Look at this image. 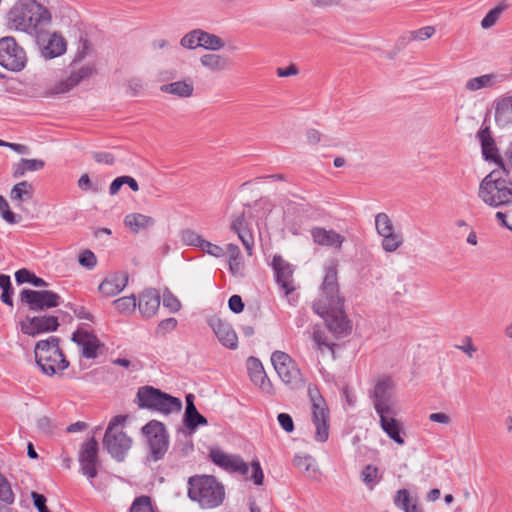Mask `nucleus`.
Segmentation results:
<instances>
[{"mask_svg": "<svg viewBox=\"0 0 512 512\" xmlns=\"http://www.w3.org/2000/svg\"><path fill=\"white\" fill-rule=\"evenodd\" d=\"M247 369L251 381L261 390L270 392L272 385L265 373L261 361L255 357H249L247 360Z\"/></svg>", "mask_w": 512, "mask_h": 512, "instance_id": "nucleus-24", "label": "nucleus"}, {"mask_svg": "<svg viewBox=\"0 0 512 512\" xmlns=\"http://www.w3.org/2000/svg\"><path fill=\"white\" fill-rule=\"evenodd\" d=\"M210 458L214 464L229 471L237 472L241 475H248L249 466L238 455L227 454L220 449H211Z\"/></svg>", "mask_w": 512, "mask_h": 512, "instance_id": "nucleus-16", "label": "nucleus"}, {"mask_svg": "<svg viewBox=\"0 0 512 512\" xmlns=\"http://www.w3.org/2000/svg\"><path fill=\"white\" fill-rule=\"evenodd\" d=\"M251 470L250 480H252L255 485H261L263 483L264 474L259 461H253L251 463Z\"/></svg>", "mask_w": 512, "mask_h": 512, "instance_id": "nucleus-57", "label": "nucleus"}, {"mask_svg": "<svg viewBox=\"0 0 512 512\" xmlns=\"http://www.w3.org/2000/svg\"><path fill=\"white\" fill-rule=\"evenodd\" d=\"M45 162L41 159H25L22 158L18 163L13 165V177L20 178L26 172L39 171L43 169Z\"/></svg>", "mask_w": 512, "mask_h": 512, "instance_id": "nucleus-33", "label": "nucleus"}, {"mask_svg": "<svg viewBox=\"0 0 512 512\" xmlns=\"http://www.w3.org/2000/svg\"><path fill=\"white\" fill-rule=\"evenodd\" d=\"M203 68L211 73H220L231 67V60L228 56L216 53L203 54L199 58Z\"/></svg>", "mask_w": 512, "mask_h": 512, "instance_id": "nucleus-29", "label": "nucleus"}, {"mask_svg": "<svg viewBox=\"0 0 512 512\" xmlns=\"http://www.w3.org/2000/svg\"><path fill=\"white\" fill-rule=\"evenodd\" d=\"M127 283L128 275L126 273H113L101 282L99 291L105 297H114L127 286Z\"/></svg>", "mask_w": 512, "mask_h": 512, "instance_id": "nucleus-22", "label": "nucleus"}, {"mask_svg": "<svg viewBox=\"0 0 512 512\" xmlns=\"http://www.w3.org/2000/svg\"><path fill=\"white\" fill-rule=\"evenodd\" d=\"M185 425L190 430H195L200 425H206L207 419L201 415L198 410L191 414L185 421Z\"/></svg>", "mask_w": 512, "mask_h": 512, "instance_id": "nucleus-53", "label": "nucleus"}, {"mask_svg": "<svg viewBox=\"0 0 512 512\" xmlns=\"http://www.w3.org/2000/svg\"><path fill=\"white\" fill-rule=\"evenodd\" d=\"M294 465L307 477L316 480L318 478L319 469L315 459L310 455H296L294 457Z\"/></svg>", "mask_w": 512, "mask_h": 512, "instance_id": "nucleus-32", "label": "nucleus"}, {"mask_svg": "<svg viewBox=\"0 0 512 512\" xmlns=\"http://www.w3.org/2000/svg\"><path fill=\"white\" fill-rule=\"evenodd\" d=\"M177 324L178 322L175 318H166L160 321V323L157 326L156 333L165 335L166 333L173 331L177 327Z\"/></svg>", "mask_w": 512, "mask_h": 512, "instance_id": "nucleus-55", "label": "nucleus"}, {"mask_svg": "<svg viewBox=\"0 0 512 512\" xmlns=\"http://www.w3.org/2000/svg\"><path fill=\"white\" fill-rule=\"evenodd\" d=\"M312 340L314 342V345L318 351L321 353H324L325 351H329L334 358V346L335 343H333L331 340L328 339L326 333L320 329H315L312 334Z\"/></svg>", "mask_w": 512, "mask_h": 512, "instance_id": "nucleus-36", "label": "nucleus"}, {"mask_svg": "<svg viewBox=\"0 0 512 512\" xmlns=\"http://www.w3.org/2000/svg\"><path fill=\"white\" fill-rule=\"evenodd\" d=\"M34 353L37 365L48 376L62 372L69 366V362L59 347V338L55 336L38 341Z\"/></svg>", "mask_w": 512, "mask_h": 512, "instance_id": "nucleus-6", "label": "nucleus"}, {"mask_svg": "<svg viewBox=\"0 0 512 512\" xmlns=\"http://www.w3.org/2000/svg\"><path fill=\"white\" fill-rule=\"evenodd\" d=\"M395 505L406 512L413 505L410 503V494L407 489H400L397 491L395 499Z\"/></svg>", "mask_w": 512, "mask_h": 512, "instance_id": "nucleus-51", "label": "nucleus"}, {"mask_svg": "<svg viewBox=\"0 0 512 512\" xmlns=\"http://www.w3.org/2000/svg\"><path fill=\"white\" fill-rule=\"evenodd\" d=\"M505 175L507 169L500 160V168L491 171L480 182L478 197L487 206L512 208V182Z\"/></svg>", "mask_w": 512, "mask_h": 512, "instance_id": "nucleus-3", "label": "nucleus"}, {"mask_svg": "<svg viewBox=\"0 0 512 512\" xmlns=\"http://www.w3.org/2000/svg\"><path fill=\"white\" fill-rule=\"evenodd\" d=\"M311 236L313 241L321 246L333 247L335 249H341L345 237L336 231L330 229L327 230L323 227H314L311 229Z\"/></svg>", "mask_w": 512, "mask_h": 512, "instance_id": "nucleus-23", "label": "nucleus"}, {"mask_svg": "<svg viewBox=\"0 0 512 512\" xmlns=\"http://www.w3.org/2000/svg\"><path fill=\"white\" fill-rule=\"evenodd\" d=\"M0 213L3 220L9 224H16L21 219L20 216L10 210L7 200L2 195H0Z\"/></svg>", "mask_w": 512, "mask_h": 512, "instance_id": "nucleus-46", "label": "nucleus"}, {"mask_svg": "<svg viewBox=\"0 0 512 512\" xmlns=\"http://www.w3.org/2000/svg\"><path fill=\"white\" fill-rule=\"evenodd\" d=\"M503 81V75L497 73H487L469 78L464 84V89L467 92H477L483 89H493Z\"/></svg>", "mask_w": 512, "mask_h": 512, "instance_id": "nucleus-21", "label": "nucleus"}, {"mask_svg": "<svg viewBox=\"0 0 512 512\" xmlns=\"http://www.w3.org/2000/svg\"><path fill=\"white\" fill-rule=\"evenodd\" d=\"M456 348L467 354L469 358H473L474 353L477 351L470 337H465L462 344L457 345Z\"/></svg>", "mask_w": 512, "mask_h": 512, "instance_id": "nucleus-58", "label": "nucleus"}, {"mask_svg": "<svg viewBox=\"0 0 512 512\" xmlns=\"http://www.w3.org/2000/svg\"><path fill=\"white\" fill-rule=\"evenodd\" d=\"M130 512H154L148 496H140L134 500Z\"/></svg>", "mask_w": 512, "mask_h": 512, "instance_id": "nucleus-50", "label": "nucleus"}, {"mask_svg": "<svg viewBox=\"0 0 512 512\" xmlns=\"http://www.w3.org/2000/svg\"><path fill=\"white\" fill-rule=\"evenodd\" d=\"M0 288L2 289L1 300L3 303L12 306V285L8 275L0 274Z\"/></svg>", "mask_w": 512, "mask_h": 512, "instance_id": "nucleus-45", "label": "nucleus"}, {"mask_svg": "<svg viewBox=\"0 0 512 512\" xmlns=\"http://www.w3.org/2000/svg\"><path fill=\"white\" fill-rule=\"evenodd\" d=\"M496 219L500 222V225L506 227L512 231V224H509L507 218L512 219V208H509L506 212L498 211L495 214Z\"/></svg>", "mask_w": 512, "mask_h": 512, "instance_id": "nucleus-63", "label": "nucleus"}, {"mask_svg": "<svg viewBox=\"0 0 512 512\" xmlns=\"http://www.w3.org/2000/svg\"><path fill=\"white\" fill-rule=\"evenodd\" d=\"M144 87L145 83L143 79L139 77H132L126 82V93L129 96L137 97L143 92Z\"/></svg>", "mask_w": 512, "mask_h": 512, "instance_id": "nucleus-48", "label": "nucleus"}, {"mask_svg": "<svg viewBox=\"0 0 512 512\" xmlns=\"http://www.w3.org/2000/svg\"><path fill=\"white\" fill-rule=\"evenodd\" d=\"M495 122L501 128L512 126V96L500 97L495 101Z\"/></svg>", "mask_w": 512, "mask_h": 512, "instance_id": "nucleus-28", "label": "nucleus"}, {"mask_svg": "<svg viewBox=\"0 0 512 512\" xmlns=\"http://www.w3.org/2000/svg\"><path fill=\"white\" fill-rule=\"evenodd\" d=\"M481 143H482V152L486 159H492L496 161L500 165V160L503 162L501 158L497 159V149L494 146V142L490 136H485L484 132H481Z\"/></svg>", "mask_w": 512, "mask_h": 512, "instance_id": "nucleus-42", "label": "nucleus"}, {"mask_svg": "<svg viewBox=\"0 0 512 512\" xmlns=\"http://www.w3.org/2000/svg\"><path fill=\"white\" fill-rule=\"evenodd\" d=\"M79 263L83 267H86L88 269H92L97 264V259L95 254L90 250L83 251L79 256Z\"/></svg>", "mask_w": 512, "mask_h": 512, "instance_id": "nucleus-54", "label": "nucleus"}, {"mask_svg": "<svg viewBox=\"0 0 512 512\" xmlns=\"http://www.w3.org/2000/svg\"><path fill=\"white\" fill-rule=\"evenodd\" d=\"M379 469L374 465H366L361 471V480L369 488L373 489L380 481Z\"/></svg>", "mask_w": 512, "mask_h": 512, "instance_id": "nucleus-39", "label": "nucleus"}, {"mask_svg": "<svg viewBox=\"0 0 512 512\" xmlns=\"http://www.w3.org/2000/svg\"><path fill=\"white\" fill-rule=\"evenodd\" d=\"M142 432L147 438L152 459L161 460L169 447V438L164 424L152 420L143 426Z\"/></svg>", "mask_w": 512, "mask_h": 512, "instance_id": "nucleus-11", "label": "nucleus"}, {"mask_svg": "<svg viewBox=\"0 0 512 512\" xmlns=\"http://www.w3.org/2000/svg\"><path fill=\"white\" fill-rule=\"evenodd\" d=\"M79 463L81 472L90 479L97 476L98 443L94 437L84 442L79 452Z\"/></svg>", "mask_w": 512, "mask_h": 512, "instance_id": "nucleus-14", "label": "nucleus"}, {"mask_svg": "<svg viewBox=\"0 0 512 512\" xmlns=\"http://www.w3.org/2000/svg\"><path fill=\"white\" fill-rule=\"evenodd\" d=\"M125 420L123 416H115L109 423L105 432L103 444L113 458L118 461L124 459L130 449L132 440L118 427Z\"/></svg>", "mask_w": 512, "mask_h": 512, "instance_id": "nucleus-8", "label": "nucleus"}, {"mask_svg": "<svg viewBox=\"0 0 512 512\" xmlns=\"http://www.w3.org/2000/svg\"><path fill=\"white\" fill-rule=\"evenodd\" d=\"M279 424L287 433L294 430V423L292 417L287 413H280L277 417Z\"/></svg>", "mask_w": 512, "mask_h": 512, "instance_id": "nucleus-59", "label": "nucleus"}, {"mask_svg": "<svg viewBox=\"0 0 512 512\" xmlns=\"http://www.w3.org/2000/svg\"><path fill=\"white\" fill-rule=\"evenodd\" d=\"M160 306V294L156 289H146L139 297L138 308L140 313L146 317H153Z\"/></svg>", "mask_w": 512, "mask_h": 512, "instance_id": "nucleus-26", "label": "nucleus"}, {"mask_svg": "<svg viewBox=\"0 0 512 512\" xmlns=\"http://www.w3.org/2000/svg\"><path fill=\"white\" fill-rule=\"evenodd\" d=\"M229 308L234 313H240L244 309V303L239 295H232L228 301Z\"/></svg>", "mask_w": 512, "mask_h": 512, "instance_id": "nucleus-61", "label": "nucleus"}, {"mask_svg": "<svg viewBox=\"0 0 512 512\" xmlns=\"http://www.w3.org/2000/svg\"><path fill=\"white\" fill-rule=\"evenodd\" d=\"M375 228L380 237L395 231L392 220L383 212L375 216Z\"/></svg>", "mask_w": 512, "mask_h": 512, "instance_id": "nucleus-40", "label": "nucleus"}, {"mask_svg": "<svg viewBox=\"0 0 512 512\" xmlns=\"http://www.w3.org/2000/svg\"><path fill=\"white\" fill-rule=\"evenodd\" d=\"M0 501L7 504H11L14 501V494L10 483L2 474H0Z\"/></svg>", "mask_w": 512, "mask_h": 512, "instance_id": "nucleus-49", "label": "nucleus"}, {"mask_svg": "<svg viewBox=\"0 0 512 512\" xmlns=\"http://www.w3.org/2000/svg\"><path fill=\"white\" fill-rule=\"evenodd\" d=\"M202 37L201 29H194L187 34H185L181 40L180 45L185 49L194 50L198 47H201L200 38Z\"/></svg>", "mask_w": 512, "mask_h": 512, "instance_id": "nucleus-41", "label": "nucleus"}, {"mask_svg": "<svg viewBox=\"0 0 512 512\" xmlns=\"http://www.w3.org/2000/svg\"><path fill=\"white\" fill-rule=\"evenodd\" d=\"M343 305L344 299L340 296L337 282V270L334 266L328 267L321 291L313 303V310L324 319L327 328L338 336L349 334L352 328Z\"/></svg>", "mask_w": 512, "mask_h": 512, "instance_id": "nucleus-1", "label": "nucleus"}, {"mask_svg": "<svg viewBox=\"0 0 512 512\" xmlns=\"http://www.w3.org/2000/svg\"><path fill=\"white\" fill-rule=\"evenodd\" d=\"M26 53L14 38L0 39V65L10 71H20L26 64Z\"/></svg>", "mask_w": 512, "mask_h": 512, "instance_id": "nucleus-12", "label": "nucleus"}, {"mask_svg": "<svg viewBox=\"0 0 512 512\" xmlns=\"http://www.w3.org/2000/svg\"><path fill=\"white\" fill-rule=\"evenodd\" d=\"M136 397L140 408H146L165 415L178 412L182 408V402L179 398L173 397L152 386L139 388Z\"/></svg>", "mask_w": 512, "mask_h": 512, "instance_id": "nucleus-7", "label": "nucleus"}, {"mask_svg": "<svg viewBox=\"0 0 512 512\" xmlns=\"http://www.w3.org/2000/svg\"><path fill=\"white\" fill-rule=\"evenodd\" d=\"M58 327V318L50 315L27 317L25 321L21 322V331L33 337L41 333L56 331Z\"/></svg>", "mask_w": 512, "mask_h": 512, "instance_id": "nucleus-15", "label": "nucleus"}, {"mask_svg": "<svg viewBox=\"0 0 512 512\" xmlns=\"http://www.w3.org/2000/svg\"><path fill=\"white\" fill-rule=\"evenodd\" d=\"M182 242L191 247L200 249L205 239L192 229H185L180 233Z\"/></svg>", "mask_w": 512, "mask_h": 512, "instance_id": "nucleus-43", "label": "nucleus"}, {"mask_svg": "<svg viewBox=\"0 0 512 512\" xmlns=\"http://www.w3.org/2000/svg\"><path fill=\"white\" fill-rule=\"evenodd\" d=\"M9 23L17 30L35 33L50 23L49 11L35 0H19L8 13Z\"/></svg>", "mask_w": 512, "mask_h": 512, "instance_id": "nucleus-4", "label": "nucleus"}, {"mask_svg": "<svg viewBox=\"0 0 512 512\" xmlns=\"http://www.w3.org/2000/svg\"><path fill=\"white\" fill-rule=\"evenodd\" d=\"M208 323L224 347L232 350L238 347V336L229 323L218 317H211Z\"/></svg>", "mask_w": 512, "mask_h": 512, "instance_id": "nucleus-18", "label": "nucleus"}, {"mask_svg": "<svg viewBox=\"0 0 512 512\" xmlns=\"http://www.w3.org/2000/svg\"><path fill=\"white\" fill-rule=\"evenodd\" d=\"M273 269L275 271L277 284L280 286L285 296H289L296 290L292 266L281 256H275L273 258Z\"/></svg>", "mask_w": 512, "mask_h": 512, "instance_id": "nucleus-17", "label": "nucleus"}, {"mask_svg": "<svg viewBox=\"0 0 512 512\" xmlns=\"http://www.w3.org/2000/svg\"><path fill=\"white\" fill-rule=\"evenodd\" d=\"M396 384L392 378L382 376L377 379L374 387L369 391L375 412L379 416L381 429L398 445H404L401 422L396 418L399 413L398 400L396 398Z\"/></svg>", "mask_w": 512, "mask_h": 512, "instance_id": "nucleus-2", "label": "nucleus"}, {"mask_svg": "<svg viewBox=\"0 0 512 512\" xmlns=\"http://www.w3.org/2000/svg\"><path fill=\"white\" fill-rule=\"evenodd\" d=\"M34 187L28 181H21L13 186L10 191V199L17 203V207H21L23 202L33 198Z\"/></svg>", "mask_w": 512, "mask_h": 512, "instance_id": "nucleus-30", "label": "nucleus"}, {"mask_svg": "<svg viewBox=\"0 0 512 512\" xmlns=\"http://www.w3.org/2000/svg\"><path fill=\"white\" fill-rule=\"evenodd\" d=\"M403 242L402 234L393 231L390 234L382 236L381 246L385 252L393 253L403 245Z\"/></svg>", "mask_w": 512, "mask_h": 512, "instance_id": "nucleus-37", "label": "nucleus"}, {"mask_svg": "<svg viewBox=\"0 0 512 512\" xmlns=\"http://www.w3.org/2000/svg\"><path fill=\"white\" fill-rule=\"evenodd\" d=\"M37 427L38 429L45 433V434H50L52 433L53 431V423L51 421L50 418L46 417V416H43V417H40L38 420H37Z\"/></svg>", "mask_w": 512, "mask_h": 512, "instance_id": "nucleus-60", "label": "nucleus"}, {"mask_svg": "<svg viewBox=\"0 0 512 512\" xmlns=\"http://www.w3.org/2000/svg\"><path fill=\"white\" fill-rule=\"evenodd\" d=\"M93 73V68L90 66H83L79 70L72 72L66 79L59 81L51 87L47 94L56 95L66 93L74 86L79 84L82 80L90 77Z\"/></svg>", "mask_w": 512, "mask_h": 512, "instance_id": "nucleus-20", "label": "nucleus"}, {"mask_svg": "<svg viewBox=\"0 0 512 512\" xmlns=\"http://www.w3.org/2000/svg\"><path fill=\"white\" fill-rule=\"evenodd\" d=\"M124 223L132 232L138 233L141 230L154 226L155 220L151 216L140 213H131L125 217Z\"/></svg>", "mask_w": 512, "mask_h": 512, "instance_id": "nucleus-31", "label": "nucleus"}, {"mask_svg": "<svg viewBox=\"0 0 512 512\" xmlns=\"http://www.w3.org/2000/svg\"><path fill=\"white\" fill-rule=\"evenodd\" d=\"M434 32H435V29L432 26H426V27L420 28L416 31H413L411 33V37L413 40L424 41V40H427L430 37H432Z\"/></svg>", "mask_w": 512, "mask_h": 512, "instance_id": "nucleus-56", "label": "nucleus"}, {"mask_svg": "<svg viewBox=\"0 0 512 512\" xmlns=\"http://www.w3.org/2000/svg\"><path fill=\"white\" fill-rule=\"evenodd\" d=\"M188 497L202 508L211 509L222 504L225 490L215 477L195 475L188 480Z\"/></svg>", "mask_w": 512, "mask_h": 512, "instance_id": "nucleus-5", "label": "nucleus"}, {"mask_svg": "<svg viewBox=\"0 0 512 512\" xmlns=\"http://www.w3.org/2000/svg\"><path fill=\"white\" fill-rule=\"evenodd\" d=\"M116 310L122 314L132 313L136 306L137 301L134 295L121 297L113 301Z\"/></svg>", "mask_w": 512, "mask_h": 512, "instance_id": "nucleus-44", "label": "nucleus"}, {"mask_svg": "<svg viewBox=\"0 0 512 512\" xmlns=\"http://www.w3.org/2000/svg\"><path fill=\"white\" fill-rule=\"evenodd\" d=\"M201 47L206 50L218 51L225 47L224 40L215 35L202 30V37L200 38Z\"/></svg>", "mask_w": 512, "mask_h": 512, "instance_id": "nucleus-38", "label": "nucleus"}, {"mask_svg": "<svg viewBox=\"0 0 512 512\" xmlns=\"http://www.w3.org/2000/svg\"><path fill=\"white\" fill-rule=\"evenodd\" d=\"M231 230L238 235L239 239L247 250L248 255H251L254 245V238L252 233L247 229L244 213H240L234 216L231 223Z\"/></svg>", "mask_w": 512, "mask_h": 512, "instance_id": "nucleus-27", "label": "nucleus"}, {"mask_svg": "<svg viewBox=\"0 0 512 512\" xmlns=\"http://www.w3.org/2000/svg\"><path fill=\"white\" fill-rule=\"evenodd\" d=\"M194 90V82L189 77L160 86L162 93L173 95L181 99L192 97Z\"/></svg>", "mask_w": 512, "mask_h": 512, "instance_id": "nucleus-25", "label": "nucleus"}, {"mask_svg": "<svg viewBox=\"0 0 512 512\" xmlns=\"http://www.w3.org/2000/svg\"><path fill=\"white\" fill-rule=\"evenodd\" d=\"M271 363L285 385L292 389L303 386L301 371L290 355L282 351H275L271 355Z\"/></svg>", "mask_w": 512, "mask_h": 512, "instance_id": "nucleus-10", "label": "nucleus"}, {"mask_svg": "<svg viewBox=\"0 0 512 512\" xmlns=\"http://www.w3.org/2000/svg\"><path fill=\"white\" fill-rule=\"evenodd\" d=\"M93 158L98 163H104L107 165L114 164L115 158L111 153L107 152H94Z\"/></svg>", "mask_w": 512, "mask_h": 512, "instance_id": "nucleus-64", "label": "nucleus"}, {"mask_svg": "<svg viewBox=\"0 0 512 512\" xmlns=\"http://www.w3.org/2000/svg\"><path fill=\"white\" fill-rule=\"evenodd\" d=\"M35 507L39 512H50L46 507V497L42 494L32 492L31 494Z\"/></svg>", "mask_w": 512, "mask_h": 512, "instance_id": "nucleus-62", "label": "nucleus"}, {"mask_svg": "<svg viewBox=\"0 0 512 512\" xmlns=\"http://www.w3.org/2000/svg\"><path fill=\"white\" fill-rule=\"evenodd\" d=\"M163 306L167 308L171 313H176L181 309V303L179 299L172 294L169 289L163 291Z\"/></svg>", "mask_w": 512, "mask_h": 512, "instance_id": "nucleus-47", "label": "nucleus"}, {"mask_svg": "<svg viewBox=\"0 0 512 512\" xmlns=\"http://www.w3.org/2000/svg\"><path fill=\"white\" fill-rule=\"evenodd\" d=\"M200 250L216 258H221L225 255L224 248H222L219 245L213 244L207 240L204 241L203 246H201Z\"/></svg>", "mask_w": 512, "mask_h": 512, "instance_id": "nucleus-52", "label": "nucleus"}, {"mask_svg": "<svg viewBox=\"0 0 512 512\" xmlns=\"http://www.w3.org/2000/svg\"><path fill=\"white\" fill-rule=\"evenodd\" d=\"M61 297L50 290L23 289L20 301L26 304L31 311H44L60 305Z\"/></svg>", "mask_w": 512, "mask_h": 512, "instance_id": "nucleus-13", "label": "nucleus"}, {"mask_svg": "<svg viewBox=\"0 0 512 512\" xmlns=\"http://www.w3.org/2000/svg\"><path fill=\"white\" fill-rule=\"evenodd\" d=\"M311 400L312 421L315 426V440L326 442L329 438V409L316 387H309Z\"/></svg>", "mask_w": 512, "mask_h": 512, "instance_id": "nucleus-9", "label": "nucleus"}, {"mask_svg": "<svg viewBox=\"0 0 512 512\" xmlns=\"http://www.w3.org/2000/svg\"><path fill=\"white\" fill-rule=\"evenodd\" d=\"M509 4L506 1L499 2L493 9H491L481 21V27L483 29H489L493 27L500 19L501 14L507 10Z\"/></svg>", "mask_w": 512, "mask_h": 512, "instance_id": "nucleus-35", "label": "nucleus"}, {"mask_svg": "<svg viewBox=\"0 0 512 512\" xmlns=\"http://www.w3.org/2000/svg\"><path fill=\"white\" fill-rule=\"evenodd\" d=\"M66 51L65 39L59 34H52L47 45L43 49V55L46 58H54L62 55Z\"/></svg>", "mask_w": 512, "mask_h": 512, "instance_id": "nucleus-34", "label": "nucleus"}, {"mask_svg": "<svg viewBox=\"0 0 512 512\" xmlns=\"http://www.w3.org/2000/svg\"><path fill=\"white\" fill-rule=\"evenodd\" d=\"M72 341L81 348V354L83 357L94 359L98 356V349L101 344L99 339L92 332L78 329L73 333Z\"/></svg>", "mask_w": 512, "mask_h": 512, "instance_id": "nucleus-19", "label": "nucleus"}]
</instances>
